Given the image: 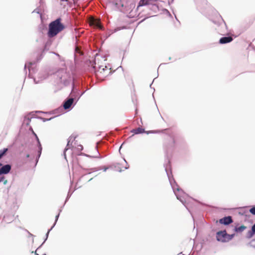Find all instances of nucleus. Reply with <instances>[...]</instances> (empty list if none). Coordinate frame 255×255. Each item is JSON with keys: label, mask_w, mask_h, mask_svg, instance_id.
<instances>
[{"label": "nucleus", "mask_w": 255, "mask_h": 255, "mask_svg": "<svg viewBox=\"0 0 255 255\" xmlns=\"http://www.w3.org/2000/svg\"><path fill=\"white\" fill-rule=\"evenodd\" d=\"M168 149H167L166 150V159H165V162L164 163V167L165 168V170L168 178L170 184L177 199L182 203V204L187 210H189V207L186 201V198L188 197V196L179 186V185L173 178L171 170V161L168 155Z\"/></svg>", "instance_id": "obj_1"}, {"label": "nucleus", "mask_w": 255, "mask_h": 255, "mask_svg": "<svg viewBox=\"0 0 255 255\" xmlns=\"http://www.w3.org/2000/svg\"><path fill=\"white\" fill-rule=\"evenodd\" d=\"M29 235H30V236H34L32 234H31V233H29Z\"/></svg>", "instance_id": "obj_52"}, {"label": "nucleus", "mask_w": 255, "mask_h": 255, "mask_svg": "<svg viewBox=\"0 0 255 255\" xmlns=\"http://www.w3.org/2000/svg\"><path fill=\"white\" fill-rule=\"evenodd\" d=\"M7 151V148H4L0 150V159L6 155Z\"/></svg>", "instance_id": "obj_21"}, {"label": "nucleus", "mask_w": 255, "mask_h": 255, "mask_svg": "<svg viewBox=\"0 0 255 255\" xmlns=\"http://www.w3.org/2000/svg\"><path fill=\"white\" fill-rule=\"evenodd\" d=\"M14 220V216L12 215H4L2 221V223L9 224Z\"/></svg>", "instance_id": "obj_12"}, {"label": "nucleus", "mask_w": 255, "mask_h": 255, "mask_svg": "<svg viewBox=\"0 0 255 255\" xmlns=\"http://www.w3.org/2000/svg\"><path fill=\"white\" fill-rule=\"evenodd\" d=\"M54 228V226H52L50 229H49L47 232L46 233V235H45V238L43 241V242L41 244V245L38 247V248H40L42 245L44 244V243L46 241V240H47L48 239V236H49V234L50 233V232L52 230V229Z\"/></svg>", "instance_id": "obj_20"}, {"label": "nucleus", "mask_w": 255, "mask_h": 255, "mask_svg": "<svg viewBox=\"0 0 255 255\" xmlns=\"http://www.w3.org/2000/svg\"><path fill=\"white\" fill-rule=\"evenodd\" d=\"M222 20L223 21L224 23V25L226 27H227V25H226V24L225 23V21H224L223 19L221 17Z\"/></svg>", "instance_id": "obj_46"}, {"label": "nucleus", "mask_w": 255, "mask_h": 255, "mask_svg": "<svg viewBox=\"0 0 255 255\" xmlns=\"http://www.w3.org/2000/svg\"><path fill=\"white\" fill-rule=\"evenodd\" d=\"M86 91H84L81 93H80V91H79V94H78V97H76V99H75V102L74 103V105H76L77 102L78 101L80 97L85 93Z\"/></svg>", "instance_id": "obj_24"}, {"label": "nucleus", "mask_w": 255, "mask_h": 255, "mask_svg": "<svg viewBox=\"0 0 255 255\" xmlns=\"http://www.w3.org/2000/svg\"><path fill=\"white\" fill-rule=\"evenodd\" d=\"M55 117H51L50 118H49V119H46V118H43V117H38L37 118L38 119H40L41 120H42L43 122H47V121H49L50 120H51L52 119H54Z\"/></svg>", "instance_id": "obj_27"}, {"label": "nucleus", "mask_w": 255, "mask_h": 255, "mask_svg": "<svg viewBox=\"0 0 255 255\" xmlns=\"http://www.w3.org/2000/svg\"><path fill=\"white\" fill-rule=\"evenodd\" d=\"M152 84V83L150 85V88H152V87H151Z\"/></svg>", "instance_id": "obj_55"}, {"label": "nucleus", "mask_w": 255, "mask_h": 255, "mask_svg": "<svg viewBox=\"0 0 255 255\" xmlns=\"http://www.w3.org/2000/svg\"><path fill=\"white\" fill-rule=\"evenodd\" d=\"M39 249V248H38L36 249V250L35 251V252H34V253H35V254L36 255H39L38 254H37V250H38Z\"/></svg>", "instance_id": "obj_44"}, {"label": "nucleus", "mask_w": 255, "mask_h": 255, "mask_svg": "<svg viewBox=\"0 0 255 255\" xmlns=\"http://www.w3.org/2000/svg\"><path fill=\"white\" fill-rule=\"evenodd\" d=\"M77 148L78 150L81 151L83 149V147L82 145L80 144V145H78Z\"/></svg>", "instance_id": "obj_39"}, {"label": "nucleus", "mask_w": 255, "mask_h": 255, "mask_svg": "<svg viewBox=\"0 0 255 255\" xmlns=\"http://www.w3.org/2000/svg\"><path fill=\"white\" fill-rule=\"evenodd\" d=\"M26 157L29 158V161H31L32 160H33L34 159L35 156L33 155H30L29 154H26Z\"/></svg>", "instance_id": "obj_32"}, {"label": "nucleus", "mask_w": 255, "mask_h": 255, "mask_svg": "<svg viewBox=\"0 0 255 255\" xmlns=\"http://www.w3.org/2000/svg\"><path fill=\"white\" fill-rule=\"evenodd\" d=\"M160 132L159 130H148L146 131V132H144L145 133L148 134L149 133H157Z\"/></svg>", "instance_id": "obj_31"}, {"label": "nucleus", "mask_w": 255, "mask_h": 255, "mask_svg": "<svg viewBox=\"0 0 255 255\" xmlns=\"http://www.w3.org/2000/svg\"><path fill=\"white\" fill-rule=\"evenodd\" d=\"M75 99L72 97L67 99L63 104V108L65 110H71L75 105H74L75 102Z\"/></svg>", "instance_id": "obj_8"}, {"label": "nucleus", "mask_w": 255, "mask_h": 255, "mask_svg": "<svg viewBox=\"0 0 255 255\" xmlns=\"http://www.w3.org/2000/svg\"><path fill=\"white\" fill-rule=\"evenodd\" d=\"M235 234H228L227 233V242H229L230 241L232 240L233 238L235 237Z\"/></svg>", "instance_id": "obj_28"}, {"label": "nucleus", "mask_w": 255, "mask_h": 255, "mask_svg": "<svg viewBox=\"0 0 255 255\" xmlns=\"http://www.w3.org/2000/svg\"><path fill=\"white\" fill-rule=\"evenodd\" d=\"M227 233L226 230H221L216 233V240L218 242L222 243L227 242Z\"/></svg>", "instance_id": "obj_7"}, {"label": "nucleus", "mask_w": 255, "mask_h": 255, "mask_svg": "<svg viewBox=\"0 0 255 255\" xmlns=\"http://www.w3.org/2000/svg\"><path fill=\"white\" fill-rule=\"evenodd\" d=\"M187 210L190 213V214H192V213H191V211L189 209V210Z\"/></svg>", "instance_id": "obj_54"}, {"label": "nucleus", "mask_w": 255, "mask_h": 255, "mask_svg": "<svg viewBox=\"0 0 255 255\" xmlns=\"http://www.w3.org/2000/svg\"><path fill=\"white\" fill-rule=\"evenodd\" d=\"M63 207L62 206V207H61V209H60L59 210V213H58V214L55 216V222H54V224H53V226H54V227L55 226V225H56V223H57V221H58V218H59V216H60V213L62 212V208Z\"/></svg>", "instance_id": "obj_23"}, {"label": "nucleus", "mask_w": 255, "mask_h": 255, "mask_svg": "<svg viewBox=\"0 0 255 255\" xmlns=\"http://www.w3.org/2000/svg\"><path fill=\"white\" fill-rule=\"evenodd\" d=\"M249 212L252 215L255 216V205L250 206Z\"/></svg>", "instance_id": "obj_25"}, {"label": "nucleus", "mask_w": 255, "mask_h": 255, "mask_svg": "<svg viewBox=\"0 0 255 255\" xmlns=\"http://www.w3.org/2000/svg\"><path fill=\"white\" fill-rule=\"evenodd\" d=\"M247 246L255 249V239H252L247 244Z\"/></svg>", "instance_id": "obj_22"}, {"label": "nucleus", "mask_w": 255, "mask_h": 255, "mask_svg": "<svg viewBox=\"0 0 255 255\" xmlns=\"http://www.w3.org/2000/svg\"><path fill=\"white\" fill-rule=\"evenodd\" d=\"M255 235V230L251 227V229L249 230L246 235V238L251 239Z\"/></svg>", "instance_id": "obj_17"}, {"label": "nucleus", "mask_w": 255, "mask_h": 255, "mask_svg": "<svg viewBox=\"0 0 255 255\" xmlns=\"http://www.w3.org/2000/svg\"><path fill=\"white\" fill-rule=\"evenodd\" d=\"M170 139H171V140L172 141V144H174V143H175L174 139L173 138L171 137H170Z\"/></svg>", "instance_id": "obj_41"}, {"label": "nucleus", "mask_w": 255, "mask_h": 255, "mask_svg": "<svg viewBox=\"0 0 255 255\" xmlns=\"http://www.w3.org/2000/svg\"><path fill=\"white\" fill-rule=\"evenodd\" d=\"M239 214L240 215H244V213H242L241 212H239Z\"/></svg>", "instance_id": "obj_49"}, {"label": "nucleus", "mask_w": 255, "mask_h": 255, "mask_svg": "<svg viewBox=\"0 0 255 255\" xmlns=\"http://www.w3.org/2000/svg\"><path fill=\"white\" fill-rule=\"evenodd\" d=\"M145 6L147 7V9H151L152 10H154L158 8V6L156 4H151L150 3Z\"/></svg>", "instance_id": "obj_19"}, {"label": "nucleus", "mask_w": 255, "mask_h": 255, "mask_svg": "<svg viewBox=\"0 0 255 255\" xmlns=\"http://www.w3.org/2000/svg\"><path fill=\"white\" fill-rule=\"evenodd\" d=\"M163 11L164 12V13L165 14L167 15L169 17H172V15L171 14L170 12H169V11L168 9L164 8V9H163Z\"/></svg>", "instance_id": "obj_34"}, {"label": "nucleus", "mask_w": 255, "mask_h": 255, "mask_svg": "<svg viewBox=\"0 0 255 255\" xmlns=\"http://www.w3.org/2000/svg\"><path fill=\"white\" fill-rule=\"evenodd\" d=\"M49 46L45 43L43 48H38L35 52L33 53V56H35V59L33 61L26 62L24 65V69L25 70L26 67H28L29 74L28 76L30 78L31 71H35V65L39 63L42 59L43 58L46 52L49 50Z\"/></svg>", "instance_id": "obj_3"}, {"label": "nucleus", "mask_w": 255, "mask_h": 255, "mask_svg": "<svg viewBox=\"0 0 255 255\" xmlns=\"http://www.w3.org/2000/svg\"><path fill=\"white\" fill-rule=\"evenodd\" d=\"M173 14H174V15H175V17L176 19L177 20H178V19H177V17H176V15H175V14L174 13V11H173Z\"/></svg>", "instance_id": "obj_47"}, {"label": "nucleus", "mask_w": 255, "mask_h": 255, "mask_svg": "<svg viewBox=\"0 0 255 255\" xmlns=\"http://www.w3.org/2000/svg\"><path fill=\"white\" fill-rule=\"evenodd\" d=\"M118 1L119 0H107L109 3H111L115 5H118Z\"/></svg>", "instance_id": "obj_30"}, {"label": "nucleus", "mask_w": 255, "mask_h": 255, "mask_svg": "<svg viewBox=\"0 0 255 255\" xmlns=\"http://www.w3.org/2000/svg\"><path fill=\"white\" fill-rule=\"evenodd\" d=\"M11 169V165L9 164H2L0 162V177L3 175L8 174Z\"/></svg>", "instance_id": "obj_9"}, {"label": "nucleus", "mask_w": 255, "mask_h": 255, "mask_svg": "<svg viewBox=\"0 0 255 255\" xmlns=\"http://www.w3.org/2000/svg\"><path fill=\"white\" fill-rule=\"evenodd\" d=\"M93 178H91L89 180V181H90L92 180Z\"/></svg>", "instance_id": "obj_56"}, {"label": "nucleus", "mask_w": 255, "mask_h": 255, "mask_svg": "<svg viewBox=\"0 0 255 255\" xmlns=\"http://www.w3.org/2000/svg\"><path fill=\"white\" fill-rule=\"evenodd\" d=\"M233 222V219L231 216H225L219 220V223L224 226H229Z\"/></svg>", "instance_id": "obj_10"}, {"label": "nucleus", "mask_w": 255, "mask_h": 255, "mask_svg": "<svg viewBox=\"0 0 255 255\" xmlns=\"http://www.w3.org/2000/svg\"><path fill=\"white\" fill-rule=\"evenodd\" d=\"M153 0H140L138 3L137 7H139L140 6H143L144 5H148L151 1Z\"/></svg>", "instance_id": "obj_15"}, {"label": "nucleus", "mask_w": 255, "mask_h": 255, "mask_svg": "<svg viewBox=\"0 0 255 255\" xmlns=\"http://www.w3.org/2000/svg\"><path fill=\"white\" fill-rule=\"evenodd\" d=\"M54 75L59 79L60 82L65 86L69 85L72 81V88L70 94L72 98L76 99L79 94V89L75 86L73 78L68 74L64 69H59L55 73Z\"/></svg>", "instance_id": "obj_2"}, {"label": "nucleus", "mask_w": 255, "mask_h": 255, "mask_svg": "<svg viewBox=\"0 0 255 255\" xmlns=\"http://www.w3.org/2000/svg\"><path fill=\"white\" fill-rule=\"evenodd\" d=\"M171 58L170 57H169V60H171Z\"/></svg>", "instance_id": "obj_57"}, {"label": "nucleus", "mask_w": 255, "mask_h": 255, "mask_svg": "<svg viewBox=\"0 0 255 255\" xmlns=\"http://www.w3.org/2000/svg\"><path fill=\"white\" fill-rule=\"evenodd\" d=\"M233 38L230 36L222 37L219 40V43L225 44L232 42Z\"/></svg>", "instance_id": "obj_11"}, {"label": "nucleus", "mask_w": 255, "mask_h": 255, "mask_svg": "<svg viewBox=\"0 0 255 255\" xmlns=\"http://www.w3.org/2000/svg\"><path fill=\"white\" fill-rule=\"evenodd\" d=\"M131 132L133 133V134H132L130 137L133 136L134 134H141L144 133V132H146V130L144 128H142V127H138L137 128H133L131 130Z\"/></svg>", "instance_id": "obj_13"}, {"label": "nucleus", "mask_w": 255, "mask_h": 255, "mask_svg": "<svg viewBox=\"0 0 255 255\" xmlns=\"http://www.w3.org/2000/svg\"><path fill=\"white\" fill-rule=\"evenodd\" d=\"M124 143H123L122 144V145H121V146L120 147L119 150H120V149H121V148H122V145L124 144Z\"/></svg>", "instance_id": "obj_48"}, {"label": "nucleus", "mask_w": 255, "mask_h": 255, "mask_svg": "<svg viewBox=\"0 0 255 255\" xmlns=\"http://www.w3.org/2000/svg\"><path fill=\"white\" fill-rule=\"evenodd\" d=\"M1 182H3L4 185H6L7 184V180L5 179V177L3 176L0 177V183Z\"/></svg>", "instance_id": "obj_33"}, {"label": "nucleus", "mask_w": 255, "mask_h": 255, "mask_svg": "<svg viewBox=\"0 0 255 255\" xmlns=\"http://www.w3.org/2000/svg\"><path fill=\"white\" fill-rule=\"evenodd\" d=\"M79 155H84V156H86L87 157H95V158L99 157V156H90L89 155H88V154H87L86 153H80L79 154Z\"/></svg>", "instance_id": "obj_37"}, {"label": "nucleus", "mask_w": 255, "mask_h": 255, "mask_svg": "<svg viewBox=\"0 0 255 255\" xmlns=\"http://www.w3.org/2000/svg\"><path fill=\"white\" fill-rule=\"evenodd\" d=\"M173 2H174V0H168V4H169V5H170V4H171L172 3H173Z\"/></svg>", "instance_id": "obj_40"}, {"label": "nucleus", "mask_w": 255, "mask_h": 255, "mask_svg": "<svg viewBox=\"0 0 255 255\" xmlns=\"http://www.w3.org/2000/svg\"><path fill=\"white\" fill-rule=\"evenodd\" d=\"M34 82L35 84L38 83V81H37L35 79H34Z\"/></svg>", "instance_id": "obj_45"}, {"label": "nucleus", "mask_w": 255, "mask_h": 255, "mask_svg": "<svg viewBox=\"0 0 255 255\" xmlns=\"http://www.w3.org/2000/svg\"><path fill=\"white\" fill-rule=\"evenodd\" d=\"M36 113H43V112H41V111H36Z\"/></svg>", "instance_id": "obj_51"}, {"label": "nucleus", "mask_w": 255, "mask_h": 255, "mask_svg": "<svg viewBox=\"0 0 255 255\" xmlns=\"http://www.w3.org/2000/svg\"><path fill=\"white\" fill-rule=\"evenodd\" d=\"M99 69L96 72V75L98 77H106L110 75H111L113 72L111 71V68L108 69L107 66L104 67L103 66H99Z\"/></svg>", "instance_id": "obj_6"}, {"label": "nucleus", "mask_w": 255, "mask_h": 255, "mask_svg": "<svg viewBox=\"0 0 255 255\" xmlns=\"http://www.w3.org/2000/svg\"><path fill=\"white\" fill-rule=\"evenodd\" d=\"M29 130L31 131L32 134L35 136V139L37 141V146L38 147L37 155L35 158V163H34V166H36L38 162L39 159L41 156L42 150V145L41 144V142L40 141V140H39L37 135L33 131V128L31 127H29Z\"/></svg>", "instance_id": "obj_5"}, {"label": "nucleus", "mask_w": 255, "mask_h": 255, "mask_svg": "<svg viewBox=\"0 0 255 255\" xmlns=\"http://www.w3.org/2000/svg\"><path fill=\"white\" fill-rule=\"evenodd\" d=\"M76 138V137H74L73 136H70L69 138L68 139V142L66 145V147L71 148V146H72V142L75 140Z\"/></svg>", "instance_id": "obj_18"}, {"label": "nucleus", "mask_w": 255, "mask_h": 255, "mask_svg": "<svg viewBox=\"0 0 255 255\" xmlns=\"http://www.w3.org/2000/svg\"><path fill=\"white\" fill-rule=\"evenodd\" d=\"M124 161H125V162L126 163V164H128V162H127V161L125 159H124Z\"/></svg>", "instance_id": "obj_53"}, {"label": "nucleus", "mask_w": 255, "mask_h": 255, "mask_svg": "<svg viewBox=\"0 0 255 255\" xmlns=\"http://www.w3.org/2000/svg\"><path fill=\"white\" fill-rule=\"evenodd\" d=\"M46 255V254H43V255Z\"/></svg>", "instance_id": "obj_58"}, {"label": "nucleus", "mask_w": 255, "mask_h": 255, "mask_svg": "<svg viewBox=\"0 0 255 255\" xmlns=\"http://www.w3.org/2000/svg\"><path fill=\"white\" fill-rule=\"evenodd\" d=\"M108 169V167H106V166H104L103 168V170L104 172L106 171Z\"/></svg>", "instance_id": "obj_42"}, {"label": "nucleus", "mask_w": 255, "mask_h": 255, "mask_svg": "<svg viewBox=\"0 0 255 255\" xmlns=\"http://www.w3.org/2000/svg\"><path fill=\"white\" fill-rule=\"evenodd\" d=\"M65 25L61 22V18L58 17L50 22L47 33L48 38H51L57 35L65 28Z\"/></svg>", "instance_id": "obj_4"}, {"label": "nucleus", "mask_w": 255, "mask_h": 255, "mask_svg": "<svg viewBox=\"0 0 255 255\" xmlns=\"http://www.w3.org/2000/svg\"><path fill=\"white\" fill-rule=\"evenodd\" d=\"M83 169L85 171L91 170L92 172H95V171H99L102 169L101 168L94 167V168H90V169L84 168Z\"/></svg>", "instance_id": "obj_26"}, {"label": "nucleus", "mask_w": 255, "mask_h": 255, "mask_svg": "<svg viewBox=\"0 0 255 255\" xmlns=\"http://www.w3.org/2000/svg\"><path fill=\"white\" fill-rule=\"evenodd\" d=\"M69 147H66L63 151V155L64 156V158L66 159V151L69 149Z\"/></svg>", "instance_id": "obj_38"}, {"label": "nucleus", "mask_w": 255, "mask_h": 255, "mask_svg": "<svg viewBox=\"0 0 255 255\" xmlns=\"http://www.w3.org/2000/svg\"><path fill=\"white\" fill-rule=\"evenodd\" d=\"M32 118V117H30L29 115L25 116L23 121V125H25L26 126H28Z\"/></svg>", "instance_id": "obj_16"}, {"label": "nucleus", "mask_w": 255, "mask_h": 255, "mask_svg": "<svg viewBox=\"0 0 255 255\" xmlns=\"http://www.w3.org/2000/svg\"><path fill=\"white\" fill-rule=\"evenodd\" d=\"M246 228L247 227L243 225L240 226H236L234 227V231L237 233H241L243 232L245 229H246Z\"/></svg>", "instance_id": "obj_14"}, {"label": "nucleus", "mask_w": 255, "mask_h": 255, "mask_svg": "<svg viewBox=\"0 0 255 255\" xmlns=\"http://www.w3.org/2000/svg\"><path fill=\"white\" fill-rule=\"evenodd\" d=\"M52 42V40L51 39V38H49V39L47 40V41L46 42V44L47 45H48L50 46Z\"/></svg>", "instance_id": "obj_36"}, {"label": "nucleus", "mask_w": 255, "mask_h": 255, "mask_svg": "<svg viewBox=\"0 0 255 255\" xmlns=\"http://www.w3.org/2000/svg\"><path fill=\"white\" fill-rule=\"evenodd\" d=\"M73 193V192H70V191H69L68 194H67V197L65 199V202H64V205H63V207H64V206L65 205V204H66V203L68 201V200H69V199L70 198L71 196L72 195Z\"/></svg>", "instance_id": "obj_29"}, {"label": "nucleus", "mask_w": 255, "mask_h": 255, "mask_svg": "<svg viewBox=\"0 0 255 255\" xmlns=\"http://www.w3.org/2000/svg\"><path fill=\"white\" fill-rule=\"evenodd\" d=\"M35 12V13H37V14H39L40 15V16H41L42 13H41V11H40V9H39V8H35V9L33 11V12Z\"/></svg>", "instance_id": "obj_35"}, {"label": "nucleus", "mask_w": 255, "mask_h": 255, "mask_svg": "<svg viewBox=\"0 0 255 255\" xmlns=\"http://www.w3.org/2000/svg\"><path fill=\"white\" fill-rule=\"evenodd\" d=\"M52 53H53V54H55V55H56V56H58V57H59V56H60V55H59V54L58 53H56V52H52Z\"/></svg>", "instance_id": "obj_43"}, {"label": "nucleus", "mask_w": 255, "mask_h": 255, "mask_svg": "<svg viewBox=\"0 0 255 255\" xmlns=\"http://www.w3.org/2000/svg\"><path fill=\"white\" fill-rule=\"evenodd\" d=\"M128 168H129V166L128 165V166H126V167H125V169H128Z\"/></svg>", "instance_id": "obj_50"}]
</instances>
